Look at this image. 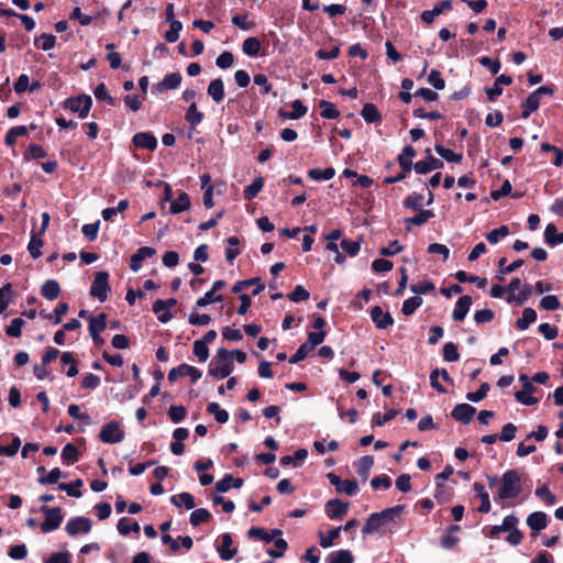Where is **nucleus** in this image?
<instances>
[{
  "label": "nucleus",
  "instance_id": "obj_1",
  "mask_svg": "<svg viewBox=\"0 0 563 563\" xmlns=\"http://www.w3.org/2000/svg\"><path fill=\"white\" fill-rule=\"evenodd\" d=\"M521 492L522 486L519 472L517 470H509L500 478V486L496 498L503 500L516 498Z\"/></svg>",
  "mask_w": 563,
  "mask_h": 563
},
{
  "label": "nucleus",
  "instance_id": "obj_2",
  "mask_svg": "<svg viewBox=\"0 0 563 563\" xmlns=\"http://www.w3.org/2000/svg\"><path fill=\"white\" fill-rule=\"evenodd\" d=\"M232 353L225 349H219L209 364V375L225 378L233 372Z\"/></svg>",
  "mask_w": 563,
  "mask_h": 563
},
{
  "label": "nucleus",
  "instance_id": "obj_3",
  "mask_svg": "<svg viewBox=\"0 0 563 563\" xmlns=\"http://www.w3.org/2000/svg\"><path fill=\"white\" fill-rule=\"evenodd\" d=\"M40 511L44 515V521L41 523L42 532L47 533L59 528L64 519V515L59 507L49 508L42 506Z\"/></svg>",
  "mask_w": 563,
  "mask_h": 563
},
{
  "label": "nucleus",
  "instance_id": "obj_4",
  "mask_svg": "<svg viewBox=\"0 0 563 563\" xmlns=\"http://www.w3.org/2000/svg\"><path fill=\"white\" fill-rule=\"evenodd\" d=\"M92 521L88 517L78 516L70 518L66 526L65 531L69 537L86 536L91 531Z\"/></svg>",
  "mask_w": 563,
  "mask_h": 563
},
{
  "label": "nucleus",
  "instance_id": "obj_5",
  "mask_svg": "<svg viewBox=\"0 0 563 563\" xmlns=\"http://www.w3.org/2000/svg\"><path fill=\"white\" fill-rule=\"evenodd\" d=\"M91 106L92 99L87 95H80L76 98H68L65 100V108L69 109L71 112L78 113L80 119L88 117Z\"/></svg>",
  "mask_w": 563,
  "mask_h": 563
},
{
  "label": "nucleus",
  "instance_id": "obj_6",
  "mask_svg": "<svg viewBox=\"0 0 563 563\" xmlns=\"http://www.w3.org/2000/svg\"><path fill=\"white\" fill-rule=\"evenodd\" d=\"M109 290V274L107 272H98L92 282L90 295L103 302L108 297Z\"/></svg>",
  "mask_w": 563,
  "mask_h": 563
},
{
  "label": "nucleus",
  "instance_id": "obj_7",
  "mask_svg": "<svg viewBox=\"0 0 563 563\" xmlns=\"http://www.w3.org/2000/svg\"><path fill=\"white\" fill-rule=\"evenodd\" d=\"M99 438L103 443H119L124 439V431L119 422L111 421L101 428Z\"/></svg>",
  "mask_w": 563,
  "mask_h": 563
},
{
  "label": "nucleus",
  "instance_id": "obj_8",
  "mask_svg": "<svg viewBox=\"0 0 563 563\" xmlns=\"http://www.w3.org/2000/svg\"><path fill=\"white\" fill-rule=\"evenodd\" d=\"M189 376L191 379V383H196L198 379L201 378L202 373L198 368L188 365V364H180L177 367H174L168 373V380L170 383L177 382L180 377Z\"/></svg>",
  "mask_w": 563,
  "mask_h": 563
},
{
  "label": "nucleus",
  "instance_id": "obj_9",
  "mask_svg": "<svg viewBox=\"0 0 563 563\" xmlns=\"http://www.w3.org/2000/svg\"><path fill=\"white\" fill-rule=\"evenodd\" d=\"M328 478L330 483L335 487L336 492L340 494H345L347 496H354L358 492V485L356 481L353 479H341L338 475L333 473L328 474Z\"/></svg>",
  "mask_w": 563,
  "mask_h": 563
},
{
  "label": "nucleus",
  "instance_id": "obj_10",
  "mask_svg": "<svg viewBox=\"0 0 563 563\" xmlns=\"http://www.w3.org/2000/svg\"><path fill=\"white\" fill-rule=\"evenodd\" d=\"M224 286L225 283L223 280H216L211 289L196 301V308H202L209 303L222 301L223 297L221 295H216V292L222 289Z\"/></svg>",
  "mask_w": 563,
  "mask_h": 563
},
{
  "label": "nucleus",
  "instance_id": "obj_11",
  "mask_svg": "<svg viewBox=\"0 0 563 563\" xmlns=\"http://www.w3.org/2000/svg\"><path fill=\"white\" fill-rule=\"evenodd\" d=\"M427 153H428V155H427L426 159L419 161L413 165V168L417 174L423 175V174H428L434 169H440L443 167V163L440 159L430 155L429 150L427 151Z\"/></svg>",
  "mask_w": 563,
  "mask_h": 563
},
{
  "label": "nucleus",
  "instance_id": "obj_12",
  "mask_svg": "<svg viewBox=\"0 0 563 563\" xmlns=\"http://www.w3.org/2000/svg\"><path fill=\"white\" fill-rule=\"evenodd\" d=\"M475 412V407L468 404H459L453 408L451 416L456 421L468 423L473 419Z\"/></svg>",
  "mask_w": 563,
  "mask_h": 563
},
{
  "label": "nucleus",
  "instance_id": "obj_13",
  "mask_svg": "<svg viewBox=\"0 0 563 563\" xmlns=\"http://www.w3.org/2000/svg\"><path fill=\"white\" fill-rule=\"evenodd\" d=\"M324 510L330 519H339L347 512L349 503H344L341 499H330L325 504Z\"/></svg>",
  "mask_w": 563,
  "mask_h": 563
},
{
  "label": "nucleus",
  "instance_id": "obj_14",
  "mask_svg": "<svg viewBox=\"0 0 563 563\" xmlns=\"http://www.w3.org/2000/svg\"><path fill=\"white\" fill-rule=\"evenodd\" d=\"M371 318L378 329H387L394 323V319L390 313L384 311L379 306L372 308Z\"/></svg>",
  "mask_w": 563,
  "mask_h": 563
},
{
  "label": "nucleus",
  "instance_id": "obj_15",
  "mask_svg": "<svg viewBox=\"0 0 563 563\" xmlns=\"http://www.w3.org/2000/svg\"><path fill=\"white\" fill-rule=\"evenodd\" d=\"M221 544L218 547L219 555L222 560L229 561L236 554V548L233 547V540L230 533L220 536Z\"/></svg>",
  "mask_w": 563,
  "mask_h": 563
},
{
  "label": "nucleus",
  "instance_id": "obj_16",
  "mask_svg": "<svg viewBox=\"0 0 563 563\" xmlns=\"http://www.w3.org/2000/svg\"><path fill=\"white\" fill-rule=\"evenodd\" d=\"M155 254V250L150 246L140 247L136 253L131 256L130 268L133 272H139L146 258L152 257Z\"/></svg>",
  "mask_w": 563,
  "mask_h": 563
},
{
  "label": "nucleus",
  "instance_id": "obj_17",
  "mask_svg": "<svg viewBox=\"0 0 563 563\" xmlns=\"http://www.w3.org/2000/svg\"><path fill=\"white\" fill-rule=\"evenodd\" d=\"M133 144L136 147L154 151L157 147L156 137L147 132H139L133 136Z\"/></svg>",
  "mask_w": 563,
  "mask_h": 563
},
{
  "label": "nucleus",
  "instance_id": "obj_18",
  "mask_svg": "<svg viewBox=\"0 0 563 563\" xmlns=\"http://www.w3.org/2000/svg\"><path fill=\"white\" fill-rule=\"evenodd\" d=\"M472 306V298L470 296H462L455 303L452 312V318L455 321H463Z\"/></svg>",
  "mask_w": 563,
  "mask_h": 563
},
{
  "label": "nucleus",
  "instance_id": "obj_19",
  "mask_svg": "<svg viewBox=\"0 0 563 563\" xmlns=\"http://www.w3.org/2000/svg\"><path fill=\"white\" fill-rule=\"evenodd\" d=\"M452 9V2L450 0H443L439 3H437L432 10H426L422 12L421 14V19L423 22L426 23H431L433 22V20L440 15L442 12L446 11V10H451Z\"/></svg>",
  "mask_w": 563,
  "mask_h": 563
},
{
  "label": "nucleus",
  "instance_id": "obj_20",
  "mask_svg": "<svg viewBox=\"0 0 563 563\" xmlns=\"http://www.w3.org/2000/svg\"><path fill=\"white\" fill-rule=\"evenodd\" d=\"M181 82V75L179 73H172L166 75L162 81L155 86L157 92L176 89Z\"/></svg>",
  "mask_w": 563,
  "mask_h": 563
},
{
  "label": "nucleus",
  "instance_id": "obj_21",
  "mask_svg": "<svg viewBox=\"0 0 563 563\" xmlns=\"http://www.w3.org/2000/svg\"><path fill=\"white\" fill-rule=\"evenodd\" d=\"M512 82V78L507 75H500L496 78L494 86L486 90L487 97L490 101L496 100L503 93V85L508 86Z\"/></svg>",
  "mask_w": 563,
  "mask_h": 563
},
{
  "label": "nucleus",
  "instance_id": "obj_22",
  "mask_svg": "<svg viewBox=\"0 0 563 563\" xmlns=\"http://www.w3.org/2000/svg\"><path fill=\"white\" fill-rule=\"evenodd\" d=\"M527 525L532 531L539 532L547 528L548 517L542 511L532 512L527 518Z\"/></svg>",
  "mask_w": 563,
  "mask_h": 563
},
{
  "label": "nucleus",
  "instance_id": "obj_23",
  "mask_svg": "<svg viewBox=\"0 0 563 563\" xmlns=\"http://www.w3.org/2000/svg\"><path fill=\"white\" fill-rule=\"evenodd\" d=\"M252 285H255V289L253 290V295L255 296L263 291L265 288V286L261 283V279L255 277L235 283L234 286L232 287V291L239 294L244 289L250 288V286Z\"/></svg>",
  "mask_w": 563,
  "mask_h": 563
},
{
  "label": "nucleus",
  "instance_id": "obj_24",
  "mask_svg": "<svg viewBox=\"0 0 563 563\" xmlns=\"http://www.w3.org/2000/svg\"><path fill=\"white\" fill-rule=\"evenodd\" d=\"M209 97L217 103L221 102L224 99V85L222 79L217 78L213 79L207 89Z\"/></svg>",
  "mask_w": 563,
  "mask_h": 563
},
{
  "label": "nucleus",
  "instance_id": "obj_25",
  "mask_svg": "<svg viewBox=\"0 0 563 563\" xmlns=\"http://www.w3.org/2000/svg\"><path fill=\"white\" fill-rule=\"evenodd\" d=\"M190 208V198L186 192H181L175 200H172L169 212L172 214H177L183 211H186Z\"/></svg>",
  "mask_w": 563,
  "mask_h": 563
},
{
  "label": "nucleus",
  "instance_id": "obj_26",
  "mask_svg": "<svg viewBox=\"0 0 563 563\" xmlns=\"http://www.w3.org/2000/svg\"><path fill=\"white\" fill-rule=\"evenodd\" d=\"M416 151L412 146L407 145L404 147L401 154L398 156V162L400 167L402 168V172L409 173L412 168V157H415Z\"/></svg>",
  "mask_w": 563,
  "mask_h": 563
},
{
  "label": "nucleus",
  "instance_id": "obj_27",
  "mask_svg": "<svg viewBox=\"0 0 563 563\" xmlns=\"http://www.w3.org/2000/svg\"><path fill=\"white\" fill-rule=\"evenodd\" d=\"M518 523V519L515 516H507L504 518L503 523L498 526H493L489 531L490 538H497L500 532L509 531Z\"/></svg>",
  "mask_w": 563,
  "mask_h": 563
},
{
  "label": "nucleus",
  "instance_id": "obj_28",
  "mask_svg": "<svg viewBox=\"0 0 563 563\" xmlns=\"http://www.w3.org/2000/svg\"><path fill=\"white\" fill-rule=\"evenodd\" d=\"M354 556L350 550H339L331 552L325 562L327 563H353Z\"/></svg>",
  "mask_w": 563,
  "mask_h": 563
},
{
  "label": "nucleus",
  "instance_id": "obj_29",
  "mask_svg": "<svg viewBox=\"0 0 563 563\" xmlns=\"http://www.w3.org/2000/svg\"><path fill=\"white\" fill-rule=\"evenodd\" d=\"M262 44L257 37H247L242 44V51L250 57H256L260 54Z\"/></svg>",
  "mask_w": 563,
  "mask_h": 563
},
{
  "label": "nucleus",
  "instance_id": "obj_30",
  "mask_svg": "<svg viewBox=\"0 0 563 563\" xmlns=\"http://www.w3.org/2000/svg\"><path fill=\"white\" fill-rule=\"evenodd\" d=\"M107 327V316L106 313H100L97 317H89V333L90 334H100L104 331Z\"/></svg>",
  "mask_w": 563,
  "mask_h": 563
},
{
  "label": "nucleus",
  "instance_id": "obj_31",
  "mask_svg": "<svg viewBox=\"0 0 563 563\" xmlns=\"http://www.w3.org/2000/svg\"><path fill=\"white\" fill-rule=\"evenodd\" d=\"M544 240L551 246L562 244L563 233L558 232L554 224H548L544 230Z\"/></svg>",
  "mask_w": 563,
  "mask_h": 563
},
{
  "label": "nucleus",
  "instance_id": "obj_32",
  "mask_svg": "<svg viewBox=\"0 0 563 563\" xmlns=\"http://www.w3.org/2000/svg\"><path fill=\"white\" fill-rule=\"evenodd\" d=\"M59 292H60L59 285L54 279L46 280L41 288L42 296L48 300L56 299L58 297Z\"/></svg>",
  "mask_w": 563,
  "mask_h": 563
},
{
  "label": "nucleus",
  "instance_id": "obj_33",
  "mask_svg": "<svg viewBox=\"0 0 563 563\" xmlns=\"http://www.w3.org/2000/svg\"><path fill=\"white\" fill-rule=\"evenodd\" d=\"M537 320V312L532 308H526L522 311V317L517 320L516 325L519 330L525 331L527 330L530 324L536 322Z\"/></svg>",
  "mask_w": 563,
  "mask_h": 563
},
{
  "label": "nucleus",
  "instance_id": "obj_34",
  "mask_svg": "<svg viewBox=\"0 0 563 563\" xmlns=\"http://www.w3.org/2000/svg\"><path fill=\"white\" fill-rule=\"evenodd\" d=\"M291 112L280 111L279 114L284 119L297 120L303 117L307 113V108L302 104L300 100H295L291 102Z\"/></svg>",
  "mask_w": 563,
  "mask_h": 563
},
{
  "label": "nucleus",
  "instance_id": "obj_35",
  "mask_svg": "<svg viewBox=\"0 0 563 563\" xmlns=\"http://www.w3.org/2000/svg\"><path fill=\"white\" fill-rule=\"evenodd\" d=\"M531 296V287L530 285L526 284L521 287L520 291L518 294H510L508 296V302L515 303L517 306H522L528 298Z\"/></svg>",
  "mask_w": 563,
  "mask_h": 563
},
{
  "label": "nucleus",
  "instance_id": "obj_36",
  "mask_svg": "<svg viewBox=\"0 0 563 563\" xmlns=\"http://www.w3.org/2000/svg\"><path fill=\"white\" fill-rule=\"evenodd\" d=\"M361 115L368 123L378 122L382 119L376 106L373 103H365L361 111Z\"/></svg>",
  "mask_w": 563,
  "mask_h": 563
},
{
  "label": "nucleus",
  "instance_id": "obj_37",
  "mask_svg": "<svg viewBox=\"0 0 563 563\" xmlns=\"http://www.w3.org/2000/svg\"><path fill=\"white\" fill-rule=\"evenodd\" d=\"M185 119L190 124L191 129L196 128L202 121L203 114L198 111L197 104L195 102H191L189 106Z\"/></svg>",
  "mask_w": 563,
  "mask_h": 563
},
{
  "label": "nucleus",
  "instance_id": "obj_38",
  "mask_svg": "<svg viewBox=\"0 0 563 563\" xmlns=\"http://www.w3.org/2000/svg\"><path fill=\"white\" fill-rule=\"evenodd\" d=\"M342 528H333L331 529L327 536L323 532H319L320 545L323 549H328L333 545L334 541L340 537Z\"/></svg>",
  "mask_w": 563,
  "mask_h": 563
},
{
  "label": "nucleus",
  "instance_id": "obj_39",
  "mask_svg": "<svg viewBox=\"0 0 563 563\" xmlns=\"http://www.w3.org/2000/svg\"><path fill=\"white\" fill-rule=\"evenodd\" d=\"M319 107L321 109V117L324 119H336L340 115L335 104L330 101L321 100L319 101Z\"/></svg>",
  "mask_w": 563,
  "mask_h": 563
},
{
  "label": "nucleus",
  "instance_id": "obj_40",
  "mask_svg": "<svg viewBox=\"0 0 563 563\" xmlns=\"http://www.w3.org/2000/svg\"><path fill=\"white\" fill-rule=\"evenodd\" d=\"M334 175L335 170L332 167L324 169L313 168L308 172V176L313 180H330Z\"/></svg>",
  "mask_w": 563,
  "mask_h": 563
},
{
  "label": "nucleus",
  "instance_id": "obj_41",
  "mask_svg": "<svg viewBox=\"0 0 563 563\" xmlns=\"http://www.w3.org/2000/svg\"><path fill=\"white\" fill-rule=\"evenodd\" d=\"M434 150L438 155H440L449 163H460L462 161V154L454 153L453 151L445 148L440 144H435Z\"/></svg>",
  "mask_w": 563,
  "mask_h": 563
},
{
  "label": "nucleus",
  "instance_id": "obj_42",
  "mask_svg": "<svg viewBox=\"0 0 563 563\" xmlns=\"http://www.w3.org/2000/svg\"><path fill=\"white\" fill-rule=\"evenodd\" d=\"M207 411L212 415L219 423H225L229 420L228 411L221 409L218 402H210L207 407Z\"/></svg>",
  "mask_w": 563,
  "mask_h": 563
},
{
  "label": "nucleus",
  "instance_id": "obj_43",
  "mask_svg": "<svg viewBox=\"0 0 563 563\" xmlns=\"http://www.w3.org/2000/svg\"><path fill=\"white\" fill-rule=\"evenodd\" d=\"M118 530L122 536H128L129 533L139 532L140 525L136 521H133L128 518H121L118 522Z\"/></svg>",
  "mask_w": 563,
  "mask_h": 563
},
{
  "label": "nucleus",
  "instance_id": "obj_44",
  "mask_svg": "<svg viewBox=\"0 0 563 563\" xmlns=\"http://www.w3.org/2000/svg\"><path fill=\"white\" fill-rule=\"evenodd\" d=\"M153 312L161 313L157 319L163 323L168 322L173 318L172 313L167 310L166 302L162 299H157L153 303Z\"/></svg>",
  "mask_w": 563,
  "mask_h": 563
},
{
  "label": "nucleus",
  "instance_id": "obj_45",
  "mask_svg": "<svg viewBox=\"0 0 563 563\" xmlns=\"http://www.w3.org/2000/svg\"><path fill=\"white\" fill-rule=\"evenodd\" d=\"M383 525H384V521L380 519L379 514L378 512H374V514H372L368 517L365 526L362 529V532L364 534L373 533L374 531H376Z\"/></svg>",
  "mask_w": 563,
  "mask_h": 563
},
{
  "label": "nucleus",
  "instance_id": "obj_46",
  "mask_svg": "<svg viewBox=\"0 0 563 563\" xmlns=\"http://www.w3.org/2000/svg\"><path fill=\"white\" fill-rule=\"evenodd\" d=\"M172 503L176 507L184 506L186 509H192L195 507V500L191 494L189 493H180L177 496L172 497Z\"/></svg>",
  "mask_w": 563,
  "mask_h": 563
},
{
  "label": "nucleus",
  "instance_id": "obj_47",
  "mask_svg": "<svg viewBox=\"0 0 563 563\" xmlns=\"http://www.w3.org/2000/svg\"><path fill=\"white\" fill-rule=\"evenodd\" d=\"M282 531L279 529H274L271 531V533L266 532L264 529L261 528H251L249 530L250 537H256L261 540H265L267 542H271L275 537L280 536Z\"/></svg>",
  "mask_w": 563,
  "mask_h": 563
},
{
  "label": "nucleus",
  "instance_id": "obj_48",
  "mask_svg": "<svg viewBox=\"0 0 563 563\" xmlns=\"http://www.w3.org/2000/svg\"><path fill=\"white\" fill-rule=\"evenodd\" d=\"M422 302V298L419 296L410 297L404 301L401 311L405 316H411Z\"/></svg>",
  "mask_w": 563,
  "mask_h": 563
},
{
  "label": "nucleus",
  "instance_id": "obj_49",
  "mask_svg": "<svg viewBox=\"0 0 563 563\" xmlns=\"http://www.w3.org/2000/svg\"><path fill=\"white\" fill-rule=\"evenodd\" d=\"M405 510L402 505H397L390 508H387L379 514L380 519L384 521V525L393 521L395 518L399 517Z\"/></svg>",
  "mask_w": 563,
  "mask_h": 563
},
{
  "label": "nucleus",
  "instance_id": "obj_50",
  "mask_svg": "<svg viewBox=\"0 0 563 563\" xmlns=\"http://www.w3.org/2000/svg\"><path fill=\"white\" fill-rule=\"evenodd\" d=\"M264 186V180L262 177H257L253 180L251 185H249L243 192V196L246 200H251L257 196V194L262 190Z\"/></svg>",
  "mask_w": 563,
  "mask_h": 563
},
{
  "label": "nucleus",
  "instance_id": "obj_51",
  "mask_svg": "<svg viewBox=\"0 0 563 563\" xmlns=\"http://www.w3.org/2000/svg\"><path fill=\"white\" fill-rule=\"evenodd\" d=\"M82 486V481L81 479H76L74 483H62L58 485V489L63 490V492H66L68 496H71V497H80L81 496V492L79 490V488Z\"/></svg>",
  "mask_w": 563,
  "mask_h": 563
},
{
  "label": "nucleus",
  "instance_id": "obj_52",
  "mask_svg": "<svg viewBox=\"0 0 563 563\" xmlns=\"http://www.w3.org/2000/svg\"><path fill=\"white\" fill-rule=\"evenodd\" d=\"M26 133H27V129L24 125L11 128L5 134L7 145H9V146L14 145L16 142V139L19 136L25 135Z\"/></svg>",
  "mask_w": 563,
  "mask_h": 563
},
{
  "label": "nucleus",
  "instance_id": "obj_53",
  "mask_svg": "<svg viewBox=\"0 0 563 563\" xmlns=\"http://www.w3.org/2000/svg\"><path fill=\"white\" fill-rule=\"evenodd\" d=\"M455 278L460 283H476L477 287H479V288H484L487 284L486 278H481L478 276H468L464 271L456 272Z\"/></svg>",
  "mask_w": 563,
  "mask_h": 563
},
{
  "label": "nucleus",
  "instance_id": "obj_54",
  "mask_svg": "<svg viewBox=\"0 0 563 563\" xmlns=\"http://www.w3.org/2000/svg\"><path fill=\"white\" fill-rule=\"evenodd\" d=\"M210 518L211 514L207 509L199 508L190 514L189 521L192 526H199L200 523L208 521Z\"/></svg>",
  "mask_w": 563,
  "mask_h": 563
},
{
  "label": "nucleus",
  "instance_id": "obj_55",
  "mask_svg": "<svg viewBox=\"0 0 563 563\" xmlns=\"http://www.w3.org/2000/svg\"><path fill=\"white\" fill-rule=\"evenodd\" d=\"M78 450L77 448L71 444V443H68L64 446V449L62 450V459L67 463V464H74L75 462L78 461Z\"/></svg>",
  "mask_w": 563,
  "mask_h": 563
},
{
  "label": "nucleus",
  "instance_id": "obj_56",
  "mask_svg": "<svg viewBox=\"0 0 563 563\" xmlns=\"http://www.w3.org/2000/svg\"><path fill=\"white\" fill-rule=\"evenodd\" d=\"M374 464V459L372 456H363L358 460L357 463V473L363 477L367 478L369 475V471Z\"/></svg>",
  "mask_w": 563,
  "mask_h": 563
},
{
  "label": "nucleus",
  "instance_id": "obj_57",
  "mask_svg": "<svg viewBox=\"0 0 563 563\" xmlns=\"http://www.w3.org/2000/svg\"><path fill=\"white\" fill-rule=\"evenodd\" d=\"M509 234L507 225H501L498 229L492 230L486 234V239L490 244H497L500 239L506 238Z\"/></svg>",
  "mask_w": 563,
  "mask_h": 563
},
{
  "label": "nucleus",
  "instance_id": "obj_58",
  "mask_svg": "<svg viewBox=\"0 0 563 563\" xmlns=\"http://www.w3.org/2000/svg\"><path fill=\"white\" fill-rule=\"evenodd\" d=\"M423 196L421 194H411L404 200V207L412 210H420L422 208Z\"/></svg>",
  "mask_w": 563,
  "mask_h": 563
},
{
  "label": "nucleus",
  "instance_id": "obj_59",
  "mask_svg": "<svg viewBox=\"0 0 563 563\" xmlns=\"http://www.w3.org/2000/svg\"><path fill=\"white\" fill-rule=\"evenodd\" d=\"M419 211L420 212L417 216L406 219V222L415 225H422L434 217V213L431 210L420 209Z\"/></svg>",
  "mask_w": 563,
  "mask_h": 563
},
{
  "label": "nucleus",
  "instance_id": "obj_60",
  "mask_svg": "<svg viewBox=\"0 0 563 563\" xmlns=\"http://www.w3.org/2000/svg\"><path fill=\"white\" fill-rule=\"evenodd\" d=\"M56 37L53 34L43 33L35 41V45L41 47L43 51H49L55 46Z\"/></svg>",
  "mask_w": 563,
  "mask_h": 563
},
{
  "label": "nucleus",
  "instance_id": "obj_61",
  "mask_svg": "<svg viewBox=\"0 0 563 563\" xmlns=\"http://www.w3.org/2000/svg\"><path fill=\"white\" fill-rule=\"evenodd\" d=\"M183 29L180 21L170 22L169 30L165 33V40L168 43H175L179 38V32Z\"/></svg>",
  "mask_w": 563,
  "mask_h": 563
},
{
  "label": "nucleus",
  "instance_id": "obj_62",
  "mask_svg": "<svg viewBox=\"0 0 563 563\" xmlns=\"http://www.w3.org/2000/svg\"><path fill=\"white\" fill-rule=\"evenodd\" d=\"M24 325V320L21 318H15L11 321V323L7 327L5 333L11 338H20L22 333V327Z\"/></svg>",
  "mask_w": 563,
  "mask_h": 563
},
{
  "label": "nucleus",
  "instance_id": "obj_63",
  "mask_svg": "<svg viewBox=\"0 0 563 563\" xmlns=\"http://www.w3.org/2000/svg\"><path fill=\"white\" fill-rule=\"evenodd\" d=\"M443 358L446 362H456L460 358V353L454 343L449 342L443 346Z\"/></svg>",
  "mask_w": 563,
  "mask_h": 563
},
{
  "label": "nucleus",
  "instance_id": "obj_64",
  "mask_svg": "<svg viewBox=\"0 0 563 563\" xmlns=\"http://www.w3.org/2000/svg\"><path fill=\"white\" fill-rule=\"evenodd\" d=\"M45 563H71V554L67 551L52 553Z\"/></svg>",
  "mask_w": 563,
  "mask_h": 563
}]
</instances>
